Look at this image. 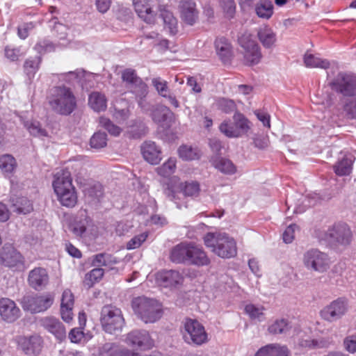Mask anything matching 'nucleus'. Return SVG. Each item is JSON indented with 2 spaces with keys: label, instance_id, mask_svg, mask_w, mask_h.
<instances>
[{
  "label": "nucleus",
  "instance_id": "f03ea898",
  "mask_svg": "<svg viewBox=\"0 0 356 356\" xmlns=\"http://www.w3.org/2000/svg\"><path fill=\"white\" fill-rule=\"evenodd\" d=\"M49 104L56 113L68 115L76 107V99L72 90L65 86L54 87L49 97Z\"/></svg>",
  "mask_w": 356,
  "mask_h": 356
},
{
  "label": "nucleus",
  "instance_id": "bb28decb",
  "mask_svg": "<svg viewBox=\"0 0 356 356\" xmlns=\"http://www.w3.org/2000/svg\"><path fill=\"white\" fill-rule=\"evenodd\" d=\"M254 356H290V351L286 346L270 343L260 348Z\"/></svg>",
  "mask_w": 356,
  "mask_h": 356
},
{
  "label": "nucleus",
  "instance_id": "a18cd8bd",
  "mask_svg": "<svg viewBox=\"0 0 356 356\" xmlns=\"http://www.w3.org/2000/svg\"><path fill=\"white\" fill-rule=\"evenodd\" d=\"M328 340L321 338V339H302L300 342V346L302 348H307L309 350H315L327 348L329 346Z\"/></svg>",
  "mask_w": 356,
  "mask_h": 356
},
{
  "label": "nucleus",
  "instance_id": "f8f14e48",
  "mask_svg": "<svg viewBox=\"0 0 356 356\" xmlns=\"http://www.w3.org/2000/svg\"><path fill=\"white\" fill-rule=\"evenodd\" d=\"M351 231L346 224H337L329 228L324 239L334 245H347L351 241Z\"/></svg>",
  "mask_w": 356,
  "mask_h": 356
},
{
  "label": "nucleus",
  "instance_id": "c756f323",
  "mask_svg": "<svg viewBox=\"0 0 356 356\" xmlns=\"http://www.w3.org/2000/svg\"><path fill=\"white\" fill-rule=\"evenodd\" d=\"M55 194L57 196L58 200L63 207L72 208L77 203L78 197L74 186L68 190L58 192Z\"/></svg>",
  "mask_w": 356,
  "mask_h": 356
},
{
  "label": "nucleus",
  "instance_id": "49530a36",
  "mask_svg": "<svg viewBox=\"0 0 356 356\" xmlns=\"http://www.w3.org/2000/svg\"><path fill=\"white\" fill-rule=\"evenodd\" d=\"M24 127L29 131L31 135L42 138L47 136V132L42 129L41 124L37 121H26L24 122Z\"/></svg>",
  "mask_w": 356,
  "mask_h": 356
},
{
  "label": "nucleus",
  "instance_id": "69168bd1",
  "mask_svg": "<svg viewBox=\"0 0 356 356\" xmlns=\"http://www.w3.org/2000/svg\"><path fill=\"white\" fill-rule=\"evenodd\" d=\"M218 238V234H214L212 233H208L204 237V243L208 248H212L213 252L214 248L217 246V239Z\"/></svg>",
  "mask_w": 356,
  "mask_h": 356
},
{
  "label": "nucleus",
  "instance_id": "37998d69",
  "mask_svg": "<svg viewBox=\"0 0 356 356\" xmlns=\"http://www.w3.org/2000/svg\"><path fill=\"white\" fill-rule=\"evenodd\" d=\"M17 168L15 159L10 154L0 156V170L6 175H11Z\"/></svg>",
  "mask_w": 356,
  "mask_h": 356
},
{
  "label": "nucleus",
  "instance_id": "39448f33",
  "mask_svg": "<svg viewBox=\"0 0 356 356\" xmlns=\"http://www.w3.org/2000/svg\"><path fill=\"white\" fill-rule=\"evenodd\" d=\"M182 335L184 342L193 346H200L208 341L204 325L195 318H185Z\"/></svg>",
  "mask_w": 356,
  "mask_h": 356
},
{
  "label": "nucleus",
  "instance_id": "a211bd4d",
  "mask_svg": "<svg viewBox=\"0 0 356 356\" xmlns=\"http://www.w3.org/2000/svg\"><path fill=\"white\" fill-rule=\"evenodd\" d=\"M303 262L307 267H324L332 263L330 257L318 249L307 250L304 254Z\"/></svg>",
  "mask_w": 356,
  "mask_h": 356
},
{
  "label": "nucleus",
  "instance_id": "1a4fd4ad",
  "mask_svg": "<svg viewBox=\"0 0 356 356\" xmlns=\"http://www.w3.org/2000/svg\"><path fill=\"white\" fill-rule=\"evenodd\" d=\"M348 310V300L346 297H339L324 307L320 312L321 318L332 323L341 319Z\"/></svg>",
  "mask_w": 356,
  "mask_h": 356
},
{
  "label": "nucleus",
  "instance_id": "7ed1b4c3",
  "mask_svg": "<svg viewBox=\"0 0 356 356\" xmlns=\"http://www.w3.org/2000/svg\"><path fill=\"white\" fill-rule=\"evenodd\" d=\"M200 192V188L198 182L193 181L176 182L175 178L164 189L165 197L173 202L179 209L186 207L185 202L181 200V196L195 198L199 195Z\"/></svg>",
  "mask_w": 356,
  "mask_h": 356
},
{
  "label": "nucleus",
  "instance_id": "6ab92c4d",
  "mask_svg": "<svg viewBox=\"0 0 356 356\" xmlns=\"http://www.w3.org/2000/svg\"><path fill=\"white\" fill-rule=\"evenodd\" d=\"M179 10L181 19L187 24L193 25L198 19V10L193 0H181Z\"/></svg>",
  "mask_w": 356,
  "mask_h": 356
},
{
  "label": "nucleus",
  "instance_id": "c03bdc74",
  "mask_svg": "<svg viewBox=\"0 0 356 356\" xmlns=\"http://www.w3.org/2000/svg\"><path fill=\"white\" fill-rule=\"evenodd\" d=\"M42 58L40 56L31 57L25 60L24 69L29 79L34 77L35 73L39 70Z\"/></svg>",
  "mask_w": 356,
  "mask_h": 356
},
{
  "label": "nucleus",
  "instance_id": "ea45409f",
  "mask_svg": "<svg viewBox=\"0 0 356 356\" xmlns=\"http://www.w3.org/2000/svg\"><path fill=\"white\" fill-rule=\"evenodd\" d=\"M291 329V323L286 318L276 319L268 326V332L274 335L286 334Z\"/></svg>",
  "mask_w": 356,
  "mask_h": 356
},
{
  "label": "nucleus",
  "instance_id": "ddd939ff",
  "mask_svg": "<svg viewBox=\"0 0 356 356\" xmlns=\"http://www.w3.org/2000/svg\"><path fill=\"white\" fill-rule=\"evenodd\" d=\"M155 281L161 287L173 289L182 284L184 277L176 270L163 268L156 273Z\"/></svg>",
  "mask_w": 356,
  "mask_h": 356
},
{
  "label": "nucleus",
  "instance_id": "0eeeda50",
  "mask_svg": "<svg viewBox=\"0 0 356 356\" xmlns=\"http://www.w3.org/2000/svg\"><path fill=\"white\" fill-rule=\"evenodd\" d=\"M100 322L103 330L109 334H117L122 331L124 319L120 309L112 305L103 307Z\"/></svg>",
  "mask_w": 356,
  "mask_h": 356
},
{
  "label": "nucleus",
  "instance_id": "393cba45",
  "mask_svg": "<svg viewBox=\"0 0 356 356\" xmlns=\"http://www.w3.org/2000/svg\"><path fill=\"white\" fill-rule=\"evenodd\" d=\"M29 285L35 290H40L49 282V275L46 268H33L29 275Z\"/></svg>",
  "mask_w": 356,
  "mask_h": 356
},
{
  "label": "nucleus",
  "instance_id": "473e14b6",
  "mask_svg": "<svg viewBox=\"0 0 356 356\" xmlns=\"http://www.w3.org/2000/svg\"><path fill=\"white\" fill-rule=\"evenodd\" d=\"M11 209L17 214H26L33 211V205L26 197H19L12 199Z\"/></svg>",
  "mask_w": 356,
  "mask_h": 356
},
{
  "label": "nucleus",
  "instance_id": "f704fd0d",
  "mask_svg": "<svg viewBox=\"0 0 356 356\" xmlns=\"http://www.w3.org/2000/svg\"><path fill=\"white\" fill-rule=\"evenodd\" d=\"M254 10L258 17L269 19L273 14V5L270 0H260L254 6Z\"/></svg>",
  "mask_w": 356,
  "mask_h": 356
},
{
  "label": "nucleus",
  "instance_id": "6e6d98bb",
  "mask_svg": "<svg viewBox=\"0 0 356 356\" xmlns=\"http://www.w3.org/2000/svg\"><path fill=\"white\" fill-rule=\"evenodd\" d=\"M90 146L92 148L99 149L105 147L107 143L106 134L105 133L97 132L90 138Z\"/></svg>",
  "mask_w": 356,
  "mask_h": 356
},
{
  "label": "nucleus",
  "instance_id": "0e129e2a",
  "mask_svg": "<svg viewBox=\"0 0 356 356\" xmlns=\"http://www.w3.org/2000/svg\"><path fill=\"white\" fill-rule=\"evenodd\" d=\"M296 228V225H290L286 227L282 234V238L284 243H291L294 239V233Z\"/></svg>",
  "mask_w": 356,
  "mask_h": 356
},
{
  "label": "nucleus",
  "instance_id": "f257e3e1",
  "mask_svg": "<svg viewBox=\"0 0 356 356\" xmlns=\"http://www.w3.org/2000/svg\"><path fill=\"white\" fill-rule=\"evenodd\" d=\"M170 258L177 264L204 266H209L211 262L202 246L193 241H184L176 245L171 250Z\"/></svg>",
  "mask_w": 356,
  "mask_h": 356
},
{
  "label": "nucleus",
  "instance_id": "58836bf2",
  "mask_svg": "<svg viewBox=\"0 0 356 356\" xmlns=\"http://www.w3.org/2000/svg\"><path fill=\"white\" fill-rule=\"evenodd\" d=\"M304 63L307 67L327 69L330 66L328 60L316 56L312 54H305Z\"/></svg>",
  "mask_w": 356,
  "mask_h": 356
},
{
  "label": "nucleus",
  "instance_id": "4c0bfd02",
  "mask_svg": "<svg viewBox=\"0 0 356 356\" xmlns=\"http://www.w3.org/2000/svg\"><path fill=\"white\" fill-rule=\"evenodd\" d=\"M129 90L131 93L135 95L139 106L142 109L145 110V102L144 99L148 92L146 83H145L143 80H140Z\"/></svg>",
  "mask_w": 356,
  "mask_h": 356
},
{
  "label": "nucleus",
  "instance_id": "774afa93",
  "mask_svg": "<svg viewBox=\"0 0 356 356\" xmlns=\"http://www.w3.org/2000/svg\"><path fill=\"white\" fill-rule=\"evenodd\" d=\"M83 336V331L80 328H73L69 333V338L72 343H79Z\"/></svg>",
  "mask_w": 356,
  "mask_h": 356
},
{
  "label": "nucleus",
  "instance_id": "2eb2a0df",
  "mask_svg": "<svg viewBox=\"0 0 356 356\" xmlns=\"http://www.w3.org/2000/svg\"><path fill=\"white\" fill-rule=\"evenodd\" d=\"M126 342L134 348L148 350L153 347L154 341L145 330H134L127 335Z\"/></svg>",
  "mask_w": 356,
  "mask_h": 356
},
{
  "label": "nucleus",
  "instance_id": "20e7f679",
  "mask_svg": "<svg viewBox=\"0 0 356 356\" xmlns=\"http://www.w3.org/2000/svg\"><path fill=\"white\" fill-rule=\"evenodd\" d=\"M131 307L134 313L145 323H154L162 315L156 300L145 296L134 298L131 301Z\"/></svg>",
  "mask_w": 356,
  "mask_h": 356
},
{
  "label": "nucleus",
  "instance_id": "9b49d317",
  "mask_svg": "<svg viewBox=\"0 0 356 356\" xmlns=\"http://www.w3.org/2000/svg\"><path fill=\"white\" fill-rule=\"evenodd\" d=\"M54 302V296L50 293L38 296H25L22 299V307L25 311L40 313L49 309Z\"/></svg>",
  "mask_w": 356,
  "mask_h": 356
},
{
  "label": "nucleus",
  "instance_id": "b1692460",
  "mask_svg": "<svg viewBox=\"0 0 356 356\" xmlns=\"http://www.w3.org/2000/svg\"><path fill=\"white\" fill-rule=\"evenodd\" d=\"M141 152L145 161L152 165L158 164L162 157L160 148L154 142H145L141 146Z\"/></svg>",
  "mask_w": 356,
  "mask_h": 356
},
{
  "label": "nucleus",
  "instance_id": "603ef678",
  "mask_svg": "<svg viewBox=\"0 0 356 356\" xmlns=\"http://www.w3.org/2000/svg\"><path fill=\"white\" fill-rule=\"evenodd\" d=\"M99 124L104 129L108 131V132L113 136H118L122 132V129L114 124L107 118L101 117L99 118Z\"/></svg>",
  "mask_w": 356,
  "mask_h": 356
},
{
  "label": "nucleus",
  "instance_id": "79ce46f5",
  "mask_svg": "<svg viewBox=\"0 0 356 356\" xmlns=\"http://www.w3.org/2000/svg\"><path fill=\"white\" fill-rule=\"evenodd\" d=\"M177 152L179 158L184 161L196 160L201 156V152L197 147L187 145H181Z\"/></svg>",
  "mask_w": 356,
  "mask_h": 356
},
{
  "label": "nucleus",
  "instance_id": "4be33fe9",
  "mask_svg": "<svg viewBox=\"0 0 356 356\" xmlns=\"http://www.w3.org/2000/svg\"><path fill=\"white\" fill-rule=\"evenodd\" d=\"M52 186L55 193L62 192L74 187L70 172L67 169L58 171L54 175Z\"/></svg>",
  "mask_w": 356,
  "mask_h": 356
},
{
  "label": "nucleus",
  "instance_id": "13d9d810",
  "mask_svg": "<svg viewBox=\"0 0 356 356\" xmlns=\"http://www.w3.org/2000/svg\"><path fill=\"white\" fill-rule=\"evenodd\" d=\"M264 307H258L254 304H248L245 306L244 311L249 317L254 319H259L260 316L264 315L263 313Z\"/></svg>",
  "mask_w": 356,
  "mask_h": 356
},
{
  "label": "nucleus",
  "instance_id": "338daca9",
  "mask_svg": "<svg viewBox=\"0 0 356 356\" xmlns=\"http://www.w3.org/2000/svg\"><path fill=\"white\" fill-rule=\"evenodd\" d=\"M113 115L118 122H123L128 119L129 111L128 109H115Z\"/></svg>",
  "mask_w": 356,
  "mask_h": 356
},
{
  "label": "nucleus",
  "instance_id": "e2e57ef3",
  "mask_svg": "<svg viewBox=\"0 0 356 356\" xmlns=\"http://www.w3.org/2000/svg\"><path fill=\"white\" fill-rule=\"evenodd\" d=\"M343 346L346 351L350 353L356 352V335H350L343 339Z\"/></svg>",
  "mask_w": 356,
  "mask_h": 356
},
{
  "label": "nucleus",
  "instance_id": "e433bc0d",
  "mask_svg": "<svg viewBox=\"0 0 356 356\" xmlns=\"http://www.w3.org/2000/svg\"><path fill=\"white\" fill-rule=\"evenodd\" d=\"M88 104L90 108L97 112L104 111L107 107V100L105 95L99 92H93L90 95Z\"/></svg>",
  "mask_w": 356,
  "mask_h": 356
},
{
  "label": "nucleus",
  "instance_id": "bf43d9fd",
  "mask_svg": "<svg viewBox=\"0 0 356 356\" xmlns=\"http://www.w3.org/2000/svg\"><path fill=\"white\" fill-rule=\"evenodd\" d=\"M147 236L148 234L147 232L135 236L127 243V248L128 250H134L139 248L146 241Z\"/></svg>",
  "mask_w": 356,
  "mask_h": 356
},
{
  "label": "nucleus",
  "instance_id": "423d86ee",
  "mask_svg": "<svg viewBox=\"0 0 356 356\" xmlns=\"http://www.w3.org/2000/svg\"><path fill=\"white\" fill-rule=\"evenodd\" d=\"M233 120H225L220 124L219 129L222 134L228 138H240L248 134L251 124L243 114L236 112Z\"/></svg>",
  "mask_w": 356,
  "mask_h": 356
},
{
  "label": "nucleus",
  "instance_id": "680f3d73",
  "mask_svg": "<svg viewBox=\"0 0 356 356\" xmlns=\"http://www.w3.org/2000/svg\"><path fill=\"white\" fill-rule=\"evenodd\" d=\"M343 109L349 118H356V99L348 100L344 104Z\"/></svg>",
  "mask_w": 356,
  "mask_h": 356
},
{
  "label": "nucleus",
  "instance_id": "aec40b11",
  "mask_svg": "<svg viewBox=\"0 0 356 356\" xmlns=\"http://www.w3.org/2000/svg\"><path fill=\"white\" fill-rule=\"evenodd\" d=\"M20 309L15 302L9 298L0 299V315L7 323H13L20 316Z\"/></svg>",
  "mask_w": 356,
  "mask_h": 356
},
{
  "label": "nucleus",
  "instance_id": "864d4df0",
  "mask_svg": "<svg viewBox=\"0 0 356 356\" xmlns=\"http://www.w3.org/2000/svg\"><path fill=\"white\" fill-rule=\"evenodd\" d=\"M219 3L226 18L232 19L234 17L236 4L234 0H219Z\"/></svg>",
  "mask_w": 356,
  "mask_h": 356
},
{
  "label": "nucleus",
  "instance_id": "09e8293b",
  "mask_svg": "<svg viewBox=\"0 0 356 356\" xmlns=\"http://www.w3.org/2000/svg\"><path fill=\"white\" fill-rule=\"evenodd\" d=\"M216 107L225 113H230L236 110L235 102L229 99L220 98L215 102Z\"/></svg>",
  "mask_w": 356,
  "mask_h": 356
},
{
  "label": "nucleus",
  "instance_id": "c85d7f7f",
  "mask_svg": "<svg viewBox=\"0 0 356 356\" xmlns=\"http://www.w3.org/2000/svg\"><path fill=\"white\" fill-rule=\"evenodd\" d=\"M88 264L92 267H108L118 264V259L110 254L99 253L88 258Z\"/></svg>",
  "mask_w": 356,
  "mask_h": 356
},
{
  "label": "nucleus",
  "instance_id": "8fccbe9b",
  "mask_svg": "<svg viewBox=\"0 0 356 356\" xmlns=\"http://www.w3.org/2000/svg\"><path fill=\"white\" fill-rule=\"evenodd\" d=\"M122 79L126 83V86L128 89L142 80L137 76L136 71L130 68L126 69L122 72Z\"/></svg>",
  "mask_w": 356,
  "mask_h": 356
},
{
  "label": "nucleus",
  "instance_id": "6e6552de",
  "mask_svg": "<svg viewBox=\"0 0 356 356\" xmlns=\"http://www.w3.org/2000/svg\"><path fill=\"white\" fill-rule=\"evenodd\" d=\"M238 42L243 49L244 62L248 65L258 64L262 58L261 48L257 42L252 39L250 35L244 34L239 39Z\"/></svg>",
  "mask_w": 356,
  "mask_h": 356
},
{
  "label": "nucleus",
  "instance_id": "4d7b16f0",
  "mask_svg": "<svg viewBox=\"0 0 356 356\" xmlns=\"http://www.w3.org/2000/svg\"><path fill=\"white\" fill-rule=\"evenodd\" d=\"M152 85L156 88L158 93L163 97H167L168 94L170 92V90L168 87L167 81L161 79V78H154L152 81Z\"/></svg>",
  "mask_w": 356,
  "mask_h": 356
},
{
  "label": "nucleus",
  "instance_id": "5701e85b",
  "mask_svg": "<svg viewBox=\"0 0 356 356\" xmlns=\"http://www.w3.org/2000/svg\"><path fill=\"white\" fill-rule=\"evenodd\" d=\"M150 0H133V4L138 17L147 23L154 22L155 13L152 10Z\"/></svg>",
  "mask_w": 356,
  "mask_h": 356
},
{
  "label": "nucleus",
  "instance_id": "5fc2aeb1",
  "mask_svg": "<svg viewBox=\"0 0 356 356\" xmlns=\"http://www.w3.org/2000/svg\"><path fill=\"white\" fill-rule=\"evenodd\" d=\"M34 48L39 54H43L54 51L56 45L49 40L44 38L38 40Z\"/></svg>",
  "mask_w": 356,
  "mask_h": 356
},
{
  "label": "nucleus",
  "instance_id": "9d476101",
  "mask_svg": "<svg viewBox=\"0 0 356 356\" xmlns=\"http://www.w3.org/2000/svg\"><path fill=\"white\" fill-rule=\"evenodd\" d=\"M332 90L343 96L356 95V76L340 72L329 83Z\"/></svg>",
  "mask_w": 356,
  "mask_h": 356
},
{
  "label": "nucleus",
  "instance_id": "a19ab883",
  "mask_svg": "<svg viewBox=\"0 0 356 356\" xmlns=\"http://www.w3.org/2000/svg\"><path fill=\"white\" fill-rule=\"evenodd\" d=\"M353 156L344 155L334 165V172L339 176L348 175L351 172Z\"/></svg>",
  "mask_w": 356,
  "mask_h": 356
},
{
  "label": "nucleus",
  "instance_id": "a878e982",
  "mask_svg": "<svg viewBox=\"0 0 356 356\" xmlns=\"http://www.w3.org/2000/svg\"><path fill=\"white\" fill-rule=\"evenodd\" d=\"M257 38L266 49H273L277 42V34L268 26H264L258 29Z\"/></svg>",
  "mask_w": 356,
  "mask_h": 356
},
{
  "label": "nucleus",
  "instance_id": "7c9ffc66",
  "mask_svg": "<svg viewBox=\"0 0 356 356\" xmlns=\"http://www.w3.org/2000/svg\"><path fill=\"white\" fill-rule=\"evenodd\" d=\"M90 222L91 220L87 215L86 211H81L79 213V216L72 226L73 233L76 236H81L86 231V229L90 225Z\"/></svg>",
  "mask_w": 356,
  "mask_h": 356
},
{
  "label": "nucleus",
  "instance_id": "3c124183",
  "mask_svg": "<svg viewBox=\"0 0 356 356\" xmlns=\"http://www.w3.org/2000/svg\"><path fill=\"white\" fill-rule=\"evenodd\" d=\"M104 275V268H92L85 277V284L88 287L92 286L95 283L99 282Z\"/></svg>",
  "mask_w": 356,
  "mask_h": 356
},
{
  "label": "nucleus",
  "instance_id": "c9c22d12",
  "mask_svg": "<svg viewBox=\"0 0 356 356\" xmlns=\"http://www.w3.org/2000/svg\"><path fill=\"white\" fill-rule=\"evenodd\" d=\"M213 166L225 175H232L236 172V167L232 161L225 158H216L213 160Z\"/></svg>",
  "mask_w": 356,
  "mask_h": 356
},
{
  "label": "nucleus",
  "instance_id": "de8ad7c7",
  "mask_svg": "<svg viewBox=\"0 0 356 356\" xmlns=\"http://www.w3.org/2000/svg\"><path fill=\"white\" fill-rule=\"evenodd\" d=\"M177 160L175 158H170L162 165L157 168V173L164 177L173 174L176 169Z\"/></svg>",
  "mask_w": 356,
  "mask_h": 356
},
{
  "label": "nucleus",
  "instance_id": "052dcab7",
  "mask_svg": "<svg viewBox=\"0 0 356 356\" xmlns=\"http://www.w3.org/2000/svg\"><path fill=\"white\" fill-rule=\"evenodd\" d=\"M74 303V295L70 289H65L63 292L61 298V307H73Z\"/></svg>",
  "mask_w": 356,
  "mask_h": 356
},
{
  "label": "nucleus",
  "instance_id": "72a5a7b5",
  "mask_svg": "<svg viewBox=\"0 0 356 356\" xmlns=\"http://www.w3.org/2000/svg\"><path fill=\"white\" fill-rule=\"evenodd\" d=\"M217 54L224 62L229 60L232 56L231 45L225 38H218L215 42Z\"/></svg>",
  "mask_w": 356,
  "mask_h": 356
},
{
  "label": "nucleus",
  "instance_id": "4468645a",
  "mask_svg": "<svg viewBox=\"0 0 356 356\" xmlns=\"http://www.w3.org/2000/svg\"><path fill=\"white\" fill-rule=\"evenodd\" d=\"M19 348L27 356H38L43 346V339L38 334L20 336L17 339Z\"/></svg>",
  "mask_w": 356,
  "mask_h": 356
},
{
  "label": "nucleus",
  "instance_id": "f3484780",
  "mask_svg": "<svg viewBox=\"0 0 356 356\" xmlns=\"http://www.w3.org/2000/svg\"><path fill=\"white\" fill-rule=\"evenodd\" d=\"M41 326L54 336L59 342L66 338V330L63 323L58 318L52 316L45 317L40 320Z\"/></svg>",
  "mask_w": 356,
  "mask_h": 356
},
{
  "label": "nucleus",
  "instance_id": "2f4dec72",
  "mask_svg": "<svg viewBox=\"0 0 356 356\" xmlns=\"http://www.w3.org/2000/svg\"><path fill=\"white\" fill-rule=\"evenodd\" d=\"M170 109L163 105L157 106L152 111V120L161 127H169L168 120L171 115Z\"/></svg>",
  "mask_w": 356,
  "mask_h": 356
},
{
  "label": "nucleus",
  "instance_id": "cd10ccee",
  "mask_svg": "<svg viewBox=\"0 0 356 356\" xmlns=\"http://www.w3.org/2000/svg\"><path fill=\"white\" fill-rule=\"evenodd\" d=\"M159 11L164 23V28L168 29L171 35H175L178 31V22L176 17L165 6H159Z\"/></svg>",
  "mask_w": 356,
  "mask_h": 356
},
{
  "label": "nucleus",
  "instance_id": "412c9836",
  "mask_svg": "<svg viewBox=\"0 0 356 356\" xmlns=\"http://www.w3.org/2000/svg\"><path fill=\"white\" fill-rule=\"evenodd\" d=\"M1 264L5 267H15L24 265L22 254L11 245H5L0 254Z\"/></svg>",
  "mask_w": 356,
  "mask_h": 356
},
{
  "label": "nucleus",
  "instance_id": "dca6fc26",
  "mask_svg": "<svg viewBox=\"0 0 356 356\" xmlns=\"http://www.w3.org/2000/svg\"><path fill=\"white\" fill-rule=\"evenodd\" d=\"M213 252L222 258H232L236 255L237 248L235 241L226 234H218L217 246Z\"/></svg>",
  "mask_w": 356,
  "mask_h": 356
}]
</instances>
